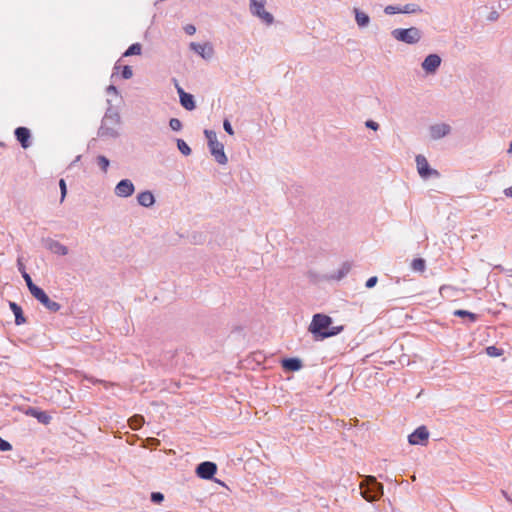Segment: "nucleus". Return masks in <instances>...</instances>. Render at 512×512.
Masks as SVG:
<instances>
[{
    "label": "nucleus",
    "instance_id": "obj_47",
    "mask_svg": "<svg viewBox=\"0 0 512 512\" xmlns=\"http://www.w3.org/2000/svg\"><path fill=\"white\" fill-rule=\"evenodd\" d=\"M504 194L505 196L507 197H512V186L511 187H508L504 190Z\"/></svg>",
    "mask_w": 512,
    "mask_h": 512
},
{
    "label": "nucleus",
    "instance_id": "obj_35",
    "mask_svg": "<svg viewBox=\"0 0 512 512\" xmlns=\"http://www.w3.org/2000/svg\"><path fill=\"white\" fill-rule=\"evenodd\" d=\"M486 353L491 357H498L502 355V350L495 346H488L486 348Z\"/></svg>",
    "mask_w": 512,
    "mask_h": 512
},
{
    "label": "nucleus",
    "instance_id": "obj_10",
    "mask_svg": "<svg viewBox=\"0 0 512 512\" xmlns=\"http://www.w3.org/2000/svg\"><path fill=\"white\" fill-rule=\"evenodd\" d=\"M134 191L135 186L130 179L120 180L114 188L115 195L121 198H127L132 196Z\"/></svg>",
    "mask_w": 512,
    "mask_h": 512
},
{
    "label": "nucleus",
    "instance_id": "obj_18",
    "mask_svg": "<svg viewBox=\"0 0 512 512\" xmlns=\"http://www.w3.org/2000/svg\"><path fill=\"white\" fill-rule=\"evenodd\" d=\"M282 368L286 371H299L303 367L301 359L297 357L285 358L281 361Z\"/></svg>",
    "mask_w": 512,
    "mask_h": 512
},
{
    "label": "nucleus",
    "instance_id": "obj_7",
    "mask_svg": "<svg viewBox=\"0 0 512 512\" xmlns=\"http://www.w3.org/2000/svg\"><path fill=\"white\" fill-rule=\"evenodd\" d=\"M417 171L421 178L428 179L430 177L438 178L440 177V173L436 170L430 167L427 159L423 155H417L415 158Z\"/></svg>",
    "mask_w": 512,
    "mask_h": 512
},
{
    "label": "nucleus",
    "instance_id": "obj_11",
    "mask_svg": "<svg viewBox=\"0 0 512 512\" xmlns=\"http://www.w3.org/2000/svg\"><path fill=\"white\" fill-rule=\"evenodd\" d=\"M428 438L429 431L426 426H419L408 436V442L411 445H423Z\"/></svg>",
    "mask_w": 512,
    "mask_h": 512
},
{
    "label": "nucleus",
    "instance_id": "obj_5",
    "mask_svg": "<svg viewBox=\"0 0 512 512\" xmlns=\"http://www.w3.org/2000/svg\"><path fill=\"white\" fill-rule=\"evenodd\" d=\"M266 0H250V12L260 18L265 24L271 25L274 22L273 15L265 10Z\"/></svg>",
    "mask_w": 512,
    "mask_h": 512
},
{
    "label": "nucleus",
    "instance_id": "obj_30",
    "mask_svg": "<svg viewBox=\"0 0 512 512\" xmlns=\"http://www.w3.org/2000/svg\"><path fill=\"white\" fill-rule=\"evenodd\" d=\"M96 160H97V164L100 167V169L104 173H106L109 168V165H110L109 159L106 156L99 155Z\"/></svg>",
    "mask_w": 512,
    "mask_h": 512
},
{
    "label": "nucleus",
    "instance_id": "obj_27",
    "mask_svg": "<svg viewBox=\"0 0 512 512\" xmlns=\"http://www.w3.org/2000/svg\"><path fill=\"white\" fill-rule=\"evenodd\" d=\"M411 269L415 272H424L426 269V261L423 258H415L411 262Z\"/></svg>",
    "mask_w": 512,
    "mask_h": 512
},
{
    "label": "nucleus",
    "instance_id": "obj_38",
    "mask_svg": "<svg viewBox=\"0 0 512 512\" xmlns=\"http://www.w3.org/2000/svg\"><path fill=\"white\" fill-rule=\"evenodd\" d=\"M12 450V445L2 437H0V451L7 452Z\"/></svg>",
    "mask_w": 512,
    "mask_h": 512
},
{
    "label": "nucleus",
    "instance_id": "obj_19",
    "mask_svg": "<svg viewBox=\"0 0 512 512\" xmlns=\"http://www.w3.org/2000/svg\"><path fill=\"white\" fill-rule=\"evenodd\" d=\"M137 202L140 206L149 208L154 205L155 197L151 191L146 190L137 195Z\"/></svg>",
    "mask_w": 512,
    "mask_h": 512
},
{
    "label": "nucleus",
    "instance_id": "obj_16",
    "mask_svg": "<svg viewBox=\"0 0 512 512\" xmlns=\"http://www.w3.org/2000/svg\"><path fill=\"white\" fill-rule=\"evenodd\" d=\"M209 150L217 163L225 165L228 162V158L224 152V145L219 141L209 146Z\"/></svg>",
    "mask_w": 512,
    "mask_h": 512
},
{
    "label": "nucleus",
    "instance_id": "obj_33",
    "mask_svg": "<svg viewBox=\"0 0 512 512\" xmlns=\"http://www.w3.org/2000/svg\"><path fill=\"white\" fill-rule=\"evenodd\" d=\"M386 15H394L401 13V5H388L384 8Z\"/></svg>",
    "mask_w": 512,
    "mask_h": 512
},
{
    "label": "nucleus",
    "instance_id": "obj_12",
    "mask_svg": "<svg viewBox=\"0 0 512 512\" xmlns=\"http://www.w3.org/2000/svg\"><path fill=\"white\" fill-rule=\"evenodd\" d=\"M43 246L54 254L65 256L68 254V248L57 240L50 237L42 239Z\"/></svg>",
    "mask_w": 512,
    "mask_h": 512
},
{
    "label": "nucleus",
    "instance_id": "obj_22",
    "mask_svg": "<svg viewBox=\"0 0 512 512\" xmlns=\"http://www.w3.org/2000/svg\"><path fill=\"white\" fill-rule=\"evenodd\" d=\"M28 414L36 418L39 423L45 425L49 424L52 419V417L46 411H40L35 408H30Z\"/></svg>",
    "mask_w": 512,
    "mask_h": 512
},
{
    "label": "nucleus",
    "instance_id": "obj_23",
    "mask_svg": "<svg viewBox=\"0 0 512 512\" xmlns=\"http://www.w3.org/2000/svg\"><path fill=\"white\" fill-rule=\"evenodd\" d=\"M353 12L355 14V21L360 28H364L369 25L370 17L368 14H366L365 12L361 11L358 8H354Z\"/></svg>",
    "mask_w": 512,
    "mask_h": 512
},
{
    "label": "nucleus",
    "instance_id": "obj_25",
    "mask_svg": "<svg viewBox=\"0 0 512 512\" xmlns=\"http://www.w3.org/2000/svg\"><path fill=\"white\" fill-rule=\"evenodd\" d=\"M423 9L415 3H407L401 6V13L403 14H418L422 13Z\"/></svg>",
    "mask_w": 512,
    "mask_h": 512
},
{
    "label": "nucleus",
    "instance_id": "obj_37",
    "mask_svg": "<svg viewBox=\"0 0 512 512\" xmlns=\"http://www.w3.org/2000/svg\"><path fill=\"white\" fill-rule=\"evenodd\" d=\"M59 187H60V191H61V199H60V201L63 202L65 197H66V194H67V186H66V182H65L64 179H60Z\"/></svg>",
    "mask_w": 512,
    "mask_h": 512
},
{
    "label": "nucleus",
    "instance_id": "obj_48",
    "mask_svg": "<svg viewBox=\"0 0 512 512\" xmlns=\"http://www.w3.org/2000/svg\"><path fill=\"white\" fill-rule=\"evenodd\" d=\"M507 152H508V153H512V140H511V143H510V146H509V148H508Z\"/></svg>",
    "mask_w": 512,
    "mask_h": 512
},
{
    "label": "nucleus",
    "instance_id": "obj_41",
    "mask_svg": "<svg viewBox=\"0 0 512 512\" xmlns=\"http://www.w3.org/2000/svg\"><path fill=\"white\" fill-rule=\"evenodd\" d=\"M223 128L224 130L229 134V135H233L234 134V130H233V127L230 123V121L228 119H225L223 121Z\"/></svg>",
    "mask_w": 512,
    "mask_h": 512
},
{
    "label": "nucleus",
    "instance_id": "obj_39",
    "mask_svg": "<svg viewBox=\"0 0 512 512\" xmlns=\"http://www.w3.org/2000/svg\"><path fill=\"white\" fill-rule=\"evenodd\" d=\"M164 500V495L161 492H152L151 493V501L153 503H161Z\"/></svg>",
    "mask_w": 512,
    "mask_h": 512
},
{
    "label": "nucleus",
    "instance_id": "obj_44",
    "mask_svg": "<svg viewBox=\"0 0 512 512\" xmlns=\"http://www.w3.org/2000/svg\"><path fill=\"white\" fill-rule=\"evenodd\" d=\"M17 268H18L20 273H22V271H26L25 265L23 264L21 258L17 259Z\"/></svg>",
    "mask_w": 512,
    "mask_h": 512
},
{
    "label": "nucleus",
    "instance_id": "obj_26",
    "mask_svg": "<svg viewBox=\"0 0 512 512\" xmlns=\"http://www.w3.org/2000/svg\"><path fill=\"white\" fill-rule=\"evenodd\" d=\"M144 424V417L139 414H135L129 419V425L133 430H138Z\"/></svg>",
    "mask_w": 512,
    "mask_h": 512
},
{
    "label": "nucleus",
    "instance_id": "obj_17",
    "mask_svg": "<svg viewBox=\"0 0 512 512\" xmlns=\"http://www.w3.org/2000/svg\"><path fill=\"white\" fill-rule=\"evenodd\" d=\"M17 141L21 144L22 148L27 149L31 145V132L28 128L20 126L14 131Z\"/></svg>",
    "mask_w": 512,
    "mask_h": 512
},
{
    "label": "nucleus",
    "instance_id": "obj_49",
    "mask_svg": "<svg viewBox=\"0 0 512 512\" xmlns=\"http://www.w3.org/2000/svg\"><path fill=\"white\" fill-rule=\"evenodd\" d=\"M497 269L503 270L504 268L501 265L496 266Z\"/></svg>",
    "mask_w": 512,
    "mask_h": 512
},
{
    "label": "nucleus",
    "instance_id": "obj_52",
    "mask_svg": "<svg viewBox=\"0 0 512 512\" xmlns=\"http://www.w3.org/2000/svg\"><path fill=\"white\" fill-rule=\"evenodd\" d=\"M2 146H4V143H2V142H1V143H0V147H2Z\"/></svg>",
    "mask_w": 512,
    "mask_h": 512
},
{
    "label": "nucleus",
    "instance_id": "obj_45",
    "mask_svg": "<svg viewBox=\"0 0 512 512\" xmlns=\"http://www.w3.org/2000/svg\"><path fill=\"white\" fill-rule=\"evenodd\" d=\"M107 93H114L118 95V89L114 85H109L106 89Z\"/></svg>",
    "mask_w": 512,
    "mask_h": 512
},
{
    "label": "nucleus",
    "instance_id": "obj_50",
    "mask_svg": "<svg viewBox=\"0 0 512 512\" xmlns=\"http://www.w3.org/2000/svg\"><path fill=\"white\" fill-rule=\"evenodd\" d=\"M502 494L509 500L507 493L505 491H502Z\"/></svg>",
    "mask_w": 512,
    "mask_h": 512
},
{
    "label": "nucleus",
    "instance_id": "obj_6",
    "mask_svg": "<svg viewBox=\"0 0 512 512\" xmlns=\"http://www.w3.org/2000/svg\"><path fill=\"white\" fill-rule=\"evenodd\" d=\"M31 295L39 301L49 312H58L61 309V305L53 301L48 297L46 292L40 288L39 286L36 289H33V292H31Z\"/></svg>",
    "mask_w": 512,
    "mask_h": 512
},
{
    "label": "nucleus",
    "instance_id": "obj_20",
    "mask_svg": "<svg viewBox=\"0 0 512 512\" xmlns=\"http://www.w3.org/2000/svg\"><path fill=\"white\" fill-rule=\"evenodd\" d=\"M9 307L15 316V324L22 325L26 322L23 310L16 302L9 301Z\"/></svg>",
    "mask_w": 512,
    "mask_h": 512
},
{
    "label": "nucleus",
    "instance_id": "obj_42",
    "mask_svg": "<svg viewBox=\"0 0 512 512\" xmlns=\"http://www.w3.org/2000/svg\"><path fill=\"white\" fill-rule=\"evenodd\" d=\"M365 126L369 129H372L374 131H377L379 129V124L373 120H367L365 122Z\"/></svg>",
    "mask_w": 512,
    "mask_h": 512
},
{
    "label": "nucleus",
    "instance_id": "obj_21",
    "mask_svg": "<svg viewBox=\"0 0 512 512\" xmlns=\"http://www.w3.org/2000/svg\"><path fill=\"white\" fill-rule=\"evenodd\" d=\"M352 268V264L350 262H344L342 263L341 267L335 271L333 274L330 275L329 279L340 281L344 277L347 276V274L350 272Z\"/></svg>",
    "mask_w": 512,
    "mask_h": 512
},
{
    "label": "nucleus",
    "instance_id": "obj_31",
    "mask_svg": "<svg viewBox=\"0 0 512 512\" xmlns=\"http://www.w3.org/2000/svg\"><path fill=\"white\" fill-rule=\"evenodd\" d=\"M21 275L25 280L29 292H33V289H36L38 286L32 281L31 276L26 271H22Z\"/></svg>",
    "mask_w": 512,
    "mask_h": 512
},
{
    "label": "nucleus",
    "instance_id": "obj_1",
    "mask_svg": "<svg viewBox=\"0 0 512 512\" xmlns=\"http://www.w3.org/2000/svg\"><path fill=\"white\" fill-rule=\"evenodd\" d=\"M332 322V318L326 314H314L308 331L313 335L315 340H323L336 336L344 330V326H332Z\"/></svg>",
    "mask_w": 512,
    "mask_h": 512
},
{
    "label": "nucleus",
    "instance_id": "obj_4",
    "mask_svg": "<svg viewBox=\"0 0 512 512\" xmlns=\"http://www.w3.org/2000/svg\"><path fill=\"white\" fill-rule=\"evenodd\" d=\"M391 36L402 43L414 45L422 39V31L417 27L396 28L391 31Z\"/></svg>",
    "mask_w": 512,
    "mask_h": 512
},
{
    "label": "nucleus",
    "instance_id": "obj_9",
    "mask_svg": "<svg viewBox=\"0 0 512 512\" xmlns=\"http://www.w3.org/2000/svg\"><path fill=\"white\" fill-rule=\"evenodd\" d=\"M216 472L217 465L211 461L201 462L196 467V475L201 479L210 480Z\"/></svg>",
    "mask_w": 512,
    "mask_h": 512
},
{
    "label": "nucleus",
    "instance_id": "obj_14",
    "mask_svg": "<svg viewBox=\"0 0 512 512\" xmlns=\"http://www.w3.org/2000/svg\"><path fill=\"white\" fill-rule=\"evenodd\" d=\"M430 136L433 140H439L451 133V126L446 123H439L430 126Z\"/></svg>",
    "mask_w": 512,
    "mask_h": 512
},
{
    "label": "nucleus",
    "instance_id": "obj_29",
    "mask_svg": "<svg viewBox=\"0 0 512 512\" xmlns=\"http://www.w3.org/2000/svg\"><path fill=\"white\" fill-rule=\"evenodd\" d=\"M177 148L178 150L184 155L189 156L192 152L189 145L183 140V139H177L176 140Z\"/></svg>",
    "mask_w": 512,
    "mask_h": 512
},
{
    "label": "nucleus",
    "instance_id": "obj_46",
    "mask_svg": "<svg viewBox=\"0 0 512 512\" xmlns=\"http://www.w3.org/2000/svg\"><path fill=\"white\" fill-rule=\"evenodd\" d=\"M498 16H499L498 13L496 11H493V12L490 13L488 18H489V20L493 21V20H497Z\"/></svg>",
    "mask_w": 512,
    "mask_h": 512
},
{
    "label": "nucleus",
    "instance_id": "obj_51",
    "mask_svg": "<svg viewBox=\"0 0 512 512\" xmlns=\"http://www.w3.org/2000/svg\"><path fill=\"white\" fill-rule=\"evenodd\" d=\"M509 272H510V275L512 276V268L509 270Z\"/></svg>",
    "mask_w": 512,
    "mask_h": 512
},
{
    "label": "nucleus",
    "instance_id": "obj_24",
    "mask_svg": "<svg viewBox=\"0 0 512 512\" xmlns=\"http://www.w3.org/2000/svg\"><path fill=\"white\" fill-rule=\"evenodd\" d=\"M453 315L454 316H457V317H460V318H468V320L470 322H476L479 318V315L475 314V313H472L470 311H467V310H463V309H457L453 312Z\"/></svg>",
    "mask_w": 512,
    "mask_h": 512
},
{
    "label": "nucleus",
    "instance_id": "obj_8",
    "mask_svg": "<svg viewBox=\"0 0 512 512\" xmlns=\"http://www.w3.org/2000/svg\"><path fill=\"white\" fill-rule=\"evenodd\" d=\"M441 62V57L436 53H432L425 57L421 63V67L426 72V74L434 75L439 69Z\"/></svg>",
    "mask_w": 512,
    "mask_h": 512
},
{
    "label": "nucleus",
    "instance_id": "obj_40",
    "mask_svg": "<svg viewBox=\"0 0 512 512\" xmlns=\"http://www.w3.org/2000/svg\"><path fill=\"white\" fill-rule=\"evenodd\" d=\"M377 282H378V278L376 276H372L367 279V281L365 283V287L368 289H371L376 286Z\"/></svg>",
    "mask_w": 512,
    "mask_h": 512
},
{
    "label": "nucleus",
    "instance_id": "obj_43",
    "mask_svg": "<svg viewBox=\"0 0 512 512\" xmlns=\"http://www.w3.org/2000/svg\"><path fill=\"white\" fill-rule=\"evenodd\" d=\"M184 31L186 34L188 35H194L195 32H196V27L192 24H187L185 27H184Z\"/></svg>",
    "mask_w": 512,
    "mask_h": 512
},
{
    "label": "nucleus",
    "instance_id": "obj_28",
    "mask_svg": "<svg viewBox=\"0 0 512 512\" xmlns=\"http://www.w3.org/2000/svg\"><path fill=\"white\" fill-rule=\"evenodd\" d=\"M142 51V46L140 43H134L128 47V49L124 52L123 56L128 57L132 55H140Z\"/></svg>",
    "mask_w": 512,
    "mask_h": 512
},
{
    "label": "nucleus",
    "instance_id": "obj_13",
    "mask_svg": "<svg viewBox=\"0 0 512 512\" xmlns=\"http://www.w3.org/2000/svg\"><path fill=\"white\" fill-rule=\"evenodd\" d=\"M175 87L179 95V101L181 106L188 111L194 110L196 108L194 96L190 93L185 92L178 83L175 84Z\"/></svg>",
    "mask_w": 512,
    "mask_h": 512
},
{
    "label": "nucleus",
    "instance_id": "obj_34",
    "mask_svg": "<svg viewBox=\"0 0 512 512\" xmlns=\"http://www.w3.org/2000/svg\"><path fill=\"white\" fill-rule=\"evenodd\" d=\"M169 126L173 131H180L182 129V122L178 118H171Z\"/></svg>",
    "mask_w": 512,
    "mask_h": 512
},
{
    "label": "nucleus",
    "instance_id": "obj_3",
    "mask_svg": "<svg viewBox=\"0 0 512 512\" xmlns=\"http://www.w3.org/2000/svg\"><path fill=\"white\" fill-rule=\"evenodd\" d=\"M360 488L361 495L369 502L376 501L383 495V485L374 476L366 477Z\"/></svg>",
    "mask_w": 512,
    "mask_h": 512
},
{
    "label": "nucleus",
    "instance_id": "obj_2",
    "mask_svg": "<svg viewBox=\"0 0 512 512\" xmlns=\"http://www.w3.org/2000/svg\"><path fill=\"white\" fill-rule=\"evenodd\" d=\"M121 125V117L116 109L111 106L107 108L104 117L102 118L101 125L98 129V136L100 138H117L119 137V127Z\"/></svg>",
    "mask_w": 512,
    "mask_h": 512
},
{
    "label": "nucleus",
    "instance_id": "obj_32",
    "mask_svg": "<svg viewBox=\"0 0 512 512\" xmlns=\"http://www.w3.org/2000/svg\"><path fill=\"white\" fill-rule=\"evenodd\" d=\"M204 134L207 138L208 146H212V144H215L216 142H218L217 135L213 130L206 129V130H204Z\"/></svg>",
    "mask_w": 512,
    "mask_h": 512
},
{
    "label": "nucleus",
    "instance_id": "obj_15",
    "mask_svg": "<svg viewBox=\"0 0 512 512\" xmlns=\"http://www.w3.org/2000/svg\"><path fill=\"white\" fill-rule=\"evenodd\" d=\"M190 49L200 55L203 59H210L214 54V49L210 43H190Z\"/></svg>",
    "mask_w": 512,
    "mask_h": 512
},
{
    "label": "nucleus",
    "instance_id": "obj_36",
    "mask_svg": "<svg viewBox=\"0 0 512 512\" xmlns=\"http://www.w3.org/2000/svg\"><path fill=\"white\" fill-rule=\"evenodd\" d=\"M121 76L124 79H130L133 76L132 68L128 65H125L122 69Z\"/></svg>",
    "mask_w": 512,
    "mask_h": 512
}]
</instances>
